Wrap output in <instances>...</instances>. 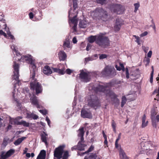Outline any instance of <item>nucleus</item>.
<instances>
[{"mask_svg": "<svg viewBox=\"0 0 159 159\" xmlns=\"http://www.w3.org/2000/svg\"><path fill=\"white\" fill-rule=\"evenodd\" d=\"M79 26L81 28H85L87 26V23L85 21L81 20L79 23Z\"/></svg>", "mask_w": 159, "mask_h": 159, "instance_id": "cd10ccee", "label": "nucleus"}, {"mask_svg": "<svg viewBox=\"0 0 159 159\" xmlns=\"http://www.w3.org/2000/svg\"><path fill=\"white\" fill-rule=\"evenodd\" d=\"M96 43L99 46L105 48L110 45V41L108 37L100 34L98 36Z\"/></svg>", "mask_w": 159, "mask_h": 159, "instance_id": "7ed1b4c3", "label": "nucleus"}, {"mask_svg": "<svg viewBox=\"0 0 159 159\" xmlns=\"http://www.w3.org/2000/svg\"><path fill=\"white\" fill-rule=\"evenodd\" d=\"M78 131H79V133L78 135V136L79 137L84 136V128L81 127L78 130Z\"/></svg>", "mask_w": 159, "mask_h": 159, "instance_id": "7c9ffc66", "label": "nucleus"}, {"mask_svg": "<svg viewBox=\"0 0 159 159\" xmlns=\"http://www.w3.org/2000/svg\"><path fill=\"white\" fill-rule=\"evenodd\" d=\"M35 73L34 71L32 74V77L31 78L33 80H34L35 76Z\"/></svg>", "mask_w": 159, "mask_h": 159, "instance_id": "69168bd1", "label": "nucleus"}, {"mask_svg": "<svg viewBox=\"0 0 159 159\" xmlns=\"http://www.w3.org/2000/svg\"><path fill=\"white\" fill-rule=\"evenodd\" d=\"M25 138V137H22L21 138L18 139L15 141L14 143V144L16 145H19Z\"/></svg>", "mask_w": 159, "mask_h": 159, "instance_id": "c85d7f7f", "label": "nucleus"}, {"mask_svg": "<svg viewBox=\"0 0 159 159\" xmlns=\"http://www.w3.org/2000/svg\"><path fill=\"white\" fill-rule=\"evenodd\" d=\"M95 13L98 16L99 19L104 21L108 19V13L103 8L99 7L96 9Z\"/></svg>", "mask_w": 159, "mask_h": 159, "instance_id": "39448f33", "label": "nucleus"}, {"mask_svg": "<svg viewBox=\"0 0 159 159\" xmlns=\"http://www.w3.org/2000/svg\"><path fill=\"white\" fill-rule=\"evenodd\" d=\"M98 38V36L92 35L89 37L88 38V40L89 43H93L95 41L96 43V40H97V38Z\"/></svg>", "mask_w": 159, "mask_h": 159, "instance_id": "393cba45", "label": "nucleus"}, {"mask_svg": "<svg viewBox=\"0 0 159 159\" xmlns=\"http://www.w3.org/2000/svg\"><path fill=\"white\" fill-rule=\"evenodd\" d=\"M146 63L145 64V66H147L150 63V59L149 58H147L146 60Z\"/></svg>", "mask_w": 159, "mask_h": 159, "instance_id": "4d7b16f0", "label": "nucleus"}, {"mask_svg": "<svg viewBox=\"0 0 159 159\" xmlns=\"http://www.w3.org/2000/svg\"><path fill=\"white\" fill-rule=\"evenodd\" d=\"M141 148L143 150L145 151L147 150V148L144 146L145 144L143 143H141Z\"/></svg>", "mask_w": 159, "mask_h": 159, "instance_id": "a18cd8bd", "label": "nucleus"}, {"mask_svg": "<svg viewBox=\"0 0 159 159\" xmlns=\"http://www.w3.org/2000/svg\"><path fill=\"white\" fill-rule=\"evenodd\" d=\"M112 11L118 14H121L123 13L125 11L124 7L120 4H113L110 7Z\"/></svg>", "mask_w": 159, "mask_h": 159, "instance_id": "1a4fd4ad", "label": "nucleus"}, {"mask_svg": "<svg viewBox=\"0 0 159 159\" xmlns=\"http://www.w3.org/2000/svg\"><path fill=\"white\" fill-rule=\"evenodd\" d=\"M79 78L82 81L84 82L90 81L91 76L89 72H86L83 70H80V73L79 74Z\"/></svg>", "mask_w": 159, "mask_h": 159, "instance_id": "9d476101", "label": "nucleus"}, {"mask_svg": "<svg viewBox=\"0 0 159 159\" xmlns=\"http://www.w3.org/2000/svg\"><path fill=\"white\" fill-rule=\"evenodd\" d=\"M91 45L90 43H88L86 48V50L87 51H89L91 47Z\"/></svg>", "mask_w": 159, "mask_h": 159, "instance_id": "3c124183", "label": "nucleus"}, {"mask_svg": "<svg viewBox=\"0 0 159 159\" xmlns=\"http://www.w3.org/2000/svg\"><path fill=\"white\" fill-rule=\"evenodd\" d=\"M48 136V134L44 131H43L41 135V139L42 142L44 143L46 145L48 144L47 142Z\"/></svg>", "mask_w": 159, "mask_h": 159, "instance_id": "a211bd4d", "label": "nucleus"}, {"mask_svg": "<svg viewBox=\"0 0 159 159\" xmlns=\"http://www.w3.org/2000/svg\"><path fill=\"white\" fill-rule=\"evenodd\" d=\"M122 25V23L120 22L119 19H116V20L115 25L114 26V29L115 30L117 31H119L120 29V28Z\"/></svg>", "mask_w": 159, "mask_h": 159, "instance_id": "f3484780", "label": "nucleus"}, {"mask_svg": "<svg viewBox=\"0 0 159 159\" xmlns=\"http://www.w3.org/2000/svg\"><path fill=\"white\" fill-rule=\"evenodd\" d=\"M39 154L46 157V152L45 150H41Z\"/></svg>", "mask_w": 159, "mask_h": 159, "instance_id": "c03bdc74", "label": "nucleus"}, {"mask_svg": "<svg viewBox=\"0 0 159 159\" xmlns=\"http://www.w3.org/2000/svg\"><path fill=\"white\" fill-rule=\"evenodd\" d=\"M71 150L72 151H73L74 150H78V146L77 145L72 147L71 148Z\"/></svg>", "mask_w": 159, "mask_h": 159, "instance_id": "bf43d9fd", "label": "nucleus"}, {"mask_svg": "<svg viewBox=\"0 0 159 159\" xmlns=\"http://www.w3.org/2000/svg\"><path fill=\"white\" fill-rule=\"evenodd\" d=\"M116 124L114 120H112V122L111 124V125L112 128H113V130L114 132H116Z\"/></svg>", "mask_w": 159, "mask_h": 159, "instance_id": "e433bc0d", "label": "nucleus"}, {"mask_svg": "<svg viewBox=\"0 0 159 159\" xmlns=\"http://www.w3.org/2000/svg\"><path fill=\"white\" fill-rule=\"evenodd\" d=\"M97 2H98L101 4H103L104 2L106 1V0H96Z\"/></svg>", "mask_w": 159, "mask_h": 159, "instance_id": "e2e57ef3", "label": "nucleus"}, {"mask_svg": "<svg viewBox=\"0 0 159 159\" xmlns=\"http://www.w3.org/2000/svg\"><path fill=\"white\" fill-rule=\"evenodd\" d=\"M134 37L136 39V40L135 41L137 42L138 45H140L141 44L140 39V38L138 36L135 35H133Z\"/></svg>", "mask_w": 159, "mask_h": 159, "instance_id": "c9c22d12", "label": "nucleus"}, {"mask_svg": "<svg viewBox=\"0 0 159 159\" xmlns=\"http://www.w3.org/2000/svg\"><path fill=\"white\" fill-rule=\"evenodd\" d=\"M39 111L44 115H46L47 113V111L46 110H40Z\"/></svg>", "mask_w": 159, "mask_h": 159, "instance_id": "a19ab883", "label": "nucleus"}, {"mask_svg": "<svg viewBox=\"0 0 159 159\" xmlns=\"http://www.w3.org/2000/svg\"><path fill=\"white\" fill-rule=\"evenodd\" d=\"M104 76L112 78L116 74V71L114 67L108 66H106L102 72Z\"/></svg>", "mask_w": 159, "mask_h": 159, "instance_id": "423d86ee", "label": "nucleus"}, {"mask_svg": "<svg viewBox=\"0 0 159 159\" xmlns=\"http://www.w3.org/2000/svg\"><path fill=\"white\" fill-rule=\"evenodd\" d=\"M23 57L26 61L32 65V67L34 69L36 67V66L34 64V62L32 58L31 55H28L24 56L23 57H21L20 60H21L22 58Z\"/></svg>", "mask_w": 159, "mask_h": 159, "instance_id": "f8f14e48", "label": "nucleus"}, {"mask_svg": "<svg viewBox=\"0 0 159 159\" xmlns=\"http://www.w3.org/2000/svg\"><path fill=\"white\" fill-rule=\"evenodd\" d=\"M152 51H149L147 54L148 57L150 58L152 56Z\"/></svg>", "mask_w": 159, "mask_h": 159, "instance_id": "13d9d810", "label": "nucleus"}, {"mask_svg": "<svg viewBox=\"0 0 159 159\" xmlns=\"http://www.w3.org/2000/svg\"><path fill=\"white\" fill-rule=\"evenodd\" d=\"M80 137V140L79 142H80V143H84V136H81Z\"/></svg>", "mask_w": 159, "mask_h": 159, "instance_id": "680f3d73", "label": "nucleus"}, {"mask_svg": "<svg viewBox=\"0 0 159 159\" xmlns=\"http://www.w3.org/2000/svg\"><path fill=\"white\" fill-rule=\"evenodd\" d=\"M0 34L3 35L5 37L7 38V35L6 33L4 32L2 30H0Z\"/></svg>", "mask_w": 159, "mask_h": 159, "instance_id": "09e8293b", "label": "nucleus"}, {"mask_svg": "<svg viewBox=\"0 0 159 159\" xmlns=\"http://www.w3.org/2000/svg\"><path fill=\"white\" fill-rule=\"evenodd\" d=\"M45 157L39 154L37 156L36 159H45Z\"/></svg>", "mask_w": 159, "mask_h": 159, "instance_id": "49530a36", "label": "nucleus"}, {"mask_svg": "<svg viewBox=\"0 0 159 159\" xmlns=\"http://www.w3.org/2000/svg\"><path fill=\"white\" fill-rule=\"evenodd\" d=\"M120 158L121 159H129V158L126 156L124 150L120 148L119 150Z\"/></svg>", "mask_w": 159, "mask_h": 159, "instance_id": "412c9836", "label": "nucleus"}, {"mask_svg": "<svg viewBox=\"0 0 159 159\" xmlns=\"http://www.w3.org/2000/svg\"><path fill=\"white\" fill-rule=\"evenodd\" d=\"M134 12H136L138 10L139 8L140 7V5L139 2H138L137 3H134Z\"/></svg>", "mask_w": 159, "mask_h": 159, "instance_id": "473e14b6", "label": "nucleus"}, {"mask_svg": "<svg viewBox=\"0 0 159 159\" xmlns=\"http://www.w3.org/2000/svg\"><path fill=\"white\" fill-rule=\"evenodd\" d=\"M120 67L121 68L122 70L123 71H125V68L123 64L122 63H120Z\"/></svg>", "mask_w": 159, "mask_h": 159, "instance_id": "5fc2aeb1", "label": "nucleus"}, {"mask_svg": "<svg viewBox=\"0 0 159 159\" xmlns=\"http://www.w3.org/2000/svg\"><path fill=\"white\" fill-rule=\"evenodd\" d=\"M93 60H94V59L93 58H92V57H87V58H85V61L86 62H88L89 61H93Z\"/></svg>", "mask_w": 159, "mask_h": 159, "instance_id": "de8ad7c7", "label": "nucleus"}, {"mask_svg": "<svg viewBox=\"0 0 159 159\" xmlns=\"http://www.w3.org/2000/svg\"><path fill=\"white\" fill-rule=\"evenodd\" d=\"M15 152V150L13 149H10L4 155V153L2 152L1 156V158L3 159H6L7 158L11 156Z\"/></svg>", "mask_w": 159, "mask_h": 159, "instance_id": "4468645a", "label": "nucleus"}, {"mask_svg": "<svg viewBox=\"0 0 159 159\" xmlns=\"http://www.w3.org/2000/svg\"><path fill=\"white\" fill-rule=\"evenodd\" d=\"M65 145H61L55 149L54 152V159H68L69 156V152L64 151Z\"/></svg>", "mask_w": 159, "mask_h": 159, "instance_id": "f03ea898", "label": "nucleus"}, {"mask_svg": "<svg viewBox=\"0 0 159 159\" xmlns=\"http://www.w3.org/2000/svg\"><path fill=\"white\" fill-rule=\"evenodd\" d=\"M126 74V77L127 79H129V70L128 68H126L125 69Z\"/></svg>", "mask_w": 159, "mask_h": 159, "instance_id": "37998d69", "label": "nucleus"}, {"mask_svg": "<svg viewBox=\"0 0 159 159\" xmlns=\"http://www.w3.org/2000/svg\"><path fill=\"white\" fill-rule=\"evenodd\" d=\"M42 70L43 73L47 75H50L52 73V71L51 68L48 65L45 66L43 69H42Z\"/></svg>", "mask_w": 159, "mask_h": 159, "instance_id": "2eb2a0df", "label": "nucleus"}, {"mask_svg": "<svg viewBox=\"0 0 159 159\" xmlns=\"http://www.w3.org/2000/svg\"><path fill=\"white\" fill-rule=\"evenodd\" d=\"M13 67L14 68V74L12 76V79L15 80L17 81V83L19 84L20 80H19V65L15 61H14Z\"/></svg>", "mask_w": 159, "mask_h": 159, "instance_id": "6e6552de", "label": "nucleus"}, {"mask_svg": "<svg viewBox=\"0 0 159 159\" xmlns=\"http://www.w3.org/2000/svg\"><path fill=\"white\" fill-rule=\"evenodd\" d=\"M37 98V97L34 95H33V96L31 97L30 98V100L32 104L35 105L39 103Z\"/></svg>", "mask_w": 159, "mask_h": 159, "instance_id": "4be33fe9", "label": "nucleus"}, {"mask_svg": "<svg viewBox=\"0 0 159 159\" xmlns=\"http://www.w3.org/2000/svg\"><path fill=\"white\" fill-rule=\"evenodd\" d=\"M104 139V144L105 145H106L107 147H108V142L107 140V138H106Z\"/></svg>", "mask_w": 159, "mask_h": 159, "instance_id": "774afa93", "label": "nucleus"}, {"mask_svg": "<svg viewBox=\"0 0 159 159\" xmlns=\"http://www.w3.org/2000/svg\"><path fill=\"white\" fill-rule=\"evenodd\" d=\"M96 153H91L85 156L84 159H96Z\"/></svg>", "mask_w": 159, "mask_h": 159, "instance_id": "5701e85b", "label": "nucleus"}, {"mask_svg": "<svg viewBox=\"0 0 159 159\" xmlns=\"http://www.w3.org/2000/svg\"><path fill=\"white\" fill-rule=\"evenodd\" d=\"M7 29L8 31H6L7 34L8 35V37L7 38L8 39L9 38V37H10V38L12 39H15L14 36L11 34V32L9 30V28H7Z\"/></svg>", "mask_w": 159, "mask_h": 159, "instance_id": "72a5a7b5", "label": "nucleus"}, {"mask_svg": "<svg viewBox=\"0 0 159 159\" xmlns=\"http://www.w3.org/2000/svg\"><path fill=\"white\" fill-rule=\"evenodd\" d=\"M66 72L68 74L70 75L72 72V70L70 69H67L66 71Z\"/></svg>", "mask_w": 159, "mask_h": 159, "instance_id": "6e6d98bb", "label": "nucleus"}, {"mask_svg": "<svg viewBox=\"0 0 159 159\" xmlns=\"http://www.w3.org/2000/svg\"><path fill=\"white\" fill-rule=\"evenodd\" d=\"M58 57L60 60L64 61L66 58L67 56L64 51H61L58 54Z\"/></svg>", "mask_w": 159, "mask_h": 159, "instance_id": "6ab92c4d", "label": "nucleus"}, {"mask_svg": "<svg viewBox=\"0 0 159 159\" xmlns=\"http://www.w3.org/2000/svg\"><path fill=\"white\" fill-rule=\"evenodd\" d=\"M46 120L47 121V122L48 125H49V126H50V119H49V118L48 116H47L46 117Z\"/></svg>", "mask_w": 159, "mask_h": 159, "instance_id": "052dcab7", "label": "nucleus"}, {"mask_svg": "<svg viewBox=\"0 0 159 159\" xmlns=\"http://www.w3.org/2000/svg\"><path fill=\"white\" fill-rule=\"evenodd\" d=\"M14 123L17 125H23V126L25 127H29L30 125L29 122L23 120H21L20 121H15Z\"/></svg>", "mask_w": 159, "mask_h": 159, "instance_id": "dca6fc26", "label": "nucleus"}, {"mask_svg": "<svg viewBox=\"0 0 159 159\" xmlns=\"http://www.w3.org/2000/svg\"><path fill=\"white\" fill-rule=\"evenodd\" d=\"M72 14H75V15L70 20L71 22L73 25V26L72 28V29L73 30V32H76L77 31L76 29L78 24V21L76 19V17L77 16V15L78 13L75 12V13H72Z\"/></svg>", "mask_w": 159, "mask_h": 159, "instance_id": "9b49d317", "label": "nucleus"}, {"mask_svg": "<svg viewBox=\"0 0 159 159\" xmlns=\"http://www.w3.org/2000/svg\"><path fill=\"white\" fill-rule=\"evenodd\" d=\"M77 146H78V150L84 151V147L86 146V145L84 143H80V142H79Z\"/></svg>", "mask_w": 159, "mask_h": 159, "instance_id": "a878e982", "label": "nucleus"}, {"mask_svg": "<svg viewBox=\"0 0 159 159\" xmlns=\"http://www.w3.org/2000/svg\"><path fill=\"white\" fill-rule=\"evenodd\" d=\"M85 154H86V153H85V152H77L78 155H80V156H83Z\"/></svg>", "mask_w": 159, "mask_h": 159, "instance_id": "338daca9", "label": "nucleus"}, {"mask_svg": "<svg viewBox=\"0 0 159 159\" xmlns=\"http://www.w3.org/2000/svg\"><path fill=\"white\" fill-rule=\"evenodd\" d=\"M148 34V33L147 31H145L143 33H142L140 35V36L141 37H143V36H146Z\"/></svg>", "mask_w": 159, "mask_h": 159, "instance_id": "864d4df0", "label": "nucleus"}, {"mask_svg": "<svg viewBox=\"0 0 159 159\" xmlns=\"http://www.w3.org/2000/svg\"><path fill=\"white\" fill-rule=\"evenodd\" d=\"M157 114V113L154 110H153L152 111L151 114V118L152 119V117H153L154 118H155V116Z\"/></svg>", "mask_w": 159, "mask_h": 159, "instance_id": "79ce46f5", "label": "nucleus"}, {"mask_svg": "<svg viewBox=\"0 0 159 159\" xmlns=\"http://www.w3.org/2000/svg\"><path fill=\"white\" fill-rule=\"evenodd\" d=\"M94 148V147L93 146V145H91L90 146V147L89 148L88 150L85 152V153H86V154H87V153H88L91 152L93 150Z\"/></svg>", "mask_w": 159, "mask_h": 159, "instance_id": "58836bf2", "label": "nucleus"}, {"mask_svg": "<svg viewBox=\"0 0 159 159\" xmlns=\"http://www.w3.org/2000/svg\"><path fill=\"white\" fill-rule=\"evenodd\" d=\"M52 68L54 72L57 73L60 75H64L65 73V72L64 71L65 69L64 67L63 69H61L59 68H54L53 67H52Z\"/></svg>", "mask_w": 159, "mask_h": 159, "instance_id": "aec40b11", "label": "nucleus"}, {"mask_svg": "<svg viewBox=\"0 0 159 159\" xmlns=\"http://www.w3.org/2000/svg\"><path fill=\"white\" fill-rule=\"evenodd\" d=\"M73 7L74 8V10H73V13H75L76 12L78 13L77 11H75V10L78 8V4L77 3V0H73Z\"/></svg>", "mask_w": 159, "mask_h": 159, "instance_id": "c756f323", "label": "nucleus"}, {"mask_svg": "<svg viewBox=\"0 0 159 159\" xmlns=\"http://www.w3.org/2000/svg\"><path fill=\"white\" fill-rule=\"evenodd\" d=\"M30 89L33 91L35 90L37 95L41 93L43 91V87L41 84L35 80L30 83Z\"/></svg>", "mask_w": 159, "mask_h": 159, "instance_id": "0eeeda50", "label": "nucleus"}, {"mask_svg": "<svg viewBox=\"0 0 159 159\" xmlns=\"http://www.w3.org/2000/svg\"><path fill=\"white\" fill-rule=\"evenodd\" d=\"M29 16L30 18L31 19H32L34 17V14L32 12H30L29 14Z\"/></svg>", "mask_w": 159, "mask_h": 159, "instance_id": "0e129e2a", "label": "nucleus"}, {"mask_svg": "<svg viewBox=\"0 0 159 159\" xmlns=\"http://www.w3.org/2000/svg\"><path fill=\"white\" fill-rule=\"evenodd\" d=\"M88 105L91 107L95 108L101 106V102L99 99L95 95H91L88 100Z\"/></svg>", "mask_w": 159, "mask_h": 159, "instance_id": "20e7f679", "label": "nucleus"}, {"mask_svg": "<svg viewBox=\"0 0 159 159\" xmlns=\"http://www.w3.org/2000/svg\"><path fill=\"white\" fill-rule=\"evenodd\" d=\"M146 117L145 114H144L142 118V124L141 127L142 128H144L146 126L148 123V121L147 120L145 122Z\"/></svg>", "mask_w": 159, "mask_h": 159, "instance_id": "b1692460", "label": "nucleus"}, {"mask_svg": "<svg viewBox=\"0 0 159 159\" xmlns=\"http://www.w3.org/2000/svg\"><path fill=\"white\" fill-rule=\"evenodd\" d=\"M107 57V56L106 54H102L100 55L99 56V59H102L104 58H105Z\"/></svg>", "mask_w": 159, "mask_h": 159, "instance_id": "8fccbe9b", "label": "nucleus"}, {"mask_svg": "<svg viewBox=\"0 0 159 159\" xmlns=\"http://www.w3.org/2000/svg\"><path fill=\"white\" fill-rule=\"evenodd\" d=\"M121 99L122 100L121 106V107H124L125 104L126 103L127 101V99L126 98L125 96H122Z\"/></svg>", "mask_w": 159, "mask_h": 159, "instance_id": "2f4dec72", "label": "nucleus"}, {"mask_svg": "<svg viewBox=\"0 0 159 159\" xmlns=\"http://www.w3.org/2000/svg\"><path fill=\"white\" fill-rule=\"evenodd\" d=\"M81 116L83 118H91L92 115L91 112L88 111L85 109L82 110L81 112Z\"/></svg>", "mask_w": 159, "mask_h": 159, "instance_id": "ddd939ff", "label": "nucleus"}, {"mask_svg": "<svg viewBox=\"0 0 159 159\" xmlns=\"http://www.w3.org/2000/svg\"><path fill=\"white\" fill-rule=\"evenodd\" d=\"M63 47L65 49L66 48H69L70 47V43L69 42H64L63 44Z\"/></svg>", "mask_w": 159, "mask_h": 159, "instance_id": "f704fd0d", "label": "nucleus"}, {"mask_svg": "<svg viewBox=\"0 0 159 159\" xmlns=\"http://www.w3.org/2000/svg\"><path fill=\"white\" fill-rule=\"evenodd\" d=\"M157 93V97H158L159 96V86L158 89L155 90L153 92V94H156Z\"/></svg>", "mask_w": 159, "mask_h": 159, "instance_id": "ea45409f", "label": "nucleus"}, {"mask_svg": "<svg viewBox=\"0 0 159 159\" xmlns=\"http://www.w3.org/2000/svg\"><path fill=\"white\" fill-rule=\"evenodd\" d=\"M153 74H152V72H151V74L150 78V82L151 83H152L153 82Z\"/></svg>", "mask_w": 159, "mask_h": 159, "instance_id": "603ef678", "label": "nucleus"}, {"mask_svg": "<svg viewBox=\"0 0 159 159\" xmlns=\"http://www.w3.org/2000/svg\"><path fill=\"white\" fill-rule=\"evenodd\" d=\"M27 116L28 118H32L34 120H36L39 118V116L37 115L32 113H28Z\"/></svg>", "mask_w": 159, "mask_h": 159, "instance_id": "bb28decb", "label": "nucleus"}, {"mask_svg": "<svg viewBox=\"0 0 159 159\" xmlns=\"http://www.w3.org/2000/svg\"><path fill=\"white\" fill-rule=\"evenodd\" d=\"M152 125L153 127L156 128L157 127L156 121L155 120V119L153 118V117H152V119H151Z\"/></svg>", "mask_w": 159, "mask_h": 159, "instance_id": "4c0bfd02", "label": "nucleus"}, {"mask_svg": "<svg viewBox=\"0 0 159 159\" xmlns=\"http://www.w3.org/2000/svg\"><path fill=\"white\" fill-rule=\"evenodd\" d=\"M114 83L110 82L104 84V86L99 85L95 87L94 90L97 92H102L106 94L107 96L110 97L111 101L116 105L119 104V100L117 98V96L110 89L113 85Z\"/></svg>", "mask_w": 159, "mask_h": 159, "instance_id": "f257e3e1", "label": "nucleus"}]
</instances>
